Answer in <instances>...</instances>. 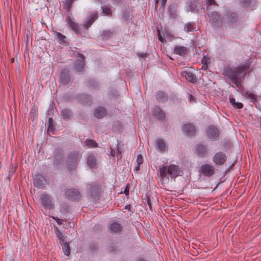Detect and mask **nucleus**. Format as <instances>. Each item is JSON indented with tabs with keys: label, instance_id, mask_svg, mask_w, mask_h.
<instances>
[{
	"label": "nucleus",
	"instance_id": "nucleus-1",
	"mask_svg": "<svg viewBox=\"0 0 261 261\" xmlns=\"http://www.w3.org/2000/svg\"><path fill=\"white\" fill-rule=\"evenodd\" d=\"M249 66L242 64L236 68L225 67L223 74L227 77L239 89L242 87L241 81L244 80L248 70Z\"/></svg>",
	"mask_w": 261,
	"mask_h": 261
},
{
	"label": "nucleus",
	"instance_id": "nucleus-2",
	"mask_svg": "<svg viewBox=\"0 0 261 261\" xmlns=\"http://www.w3.org/2000/svg\"><path fill=\"white\" fill-rule=\"evenodd\" d=\"M180 169L178 165L171 164L169 166H163L159 169L160 180L163 182L164 179L168 182L169 175L171 178L175 179L180 175Z\"/></svg>",
	"mask_w": 261,
	"mask_h": 261
},
{
	"label": "nucleus",
	"instance_id": "nucleus-3",
	"mask_svg": "<svg viewBox=\"0 0 261 261\" xmlns=\"http://www.w3.org/2000/svg\"><path fill=\"white\" fill-rule=\"evenodd\" d=\"M82 155L77 151H72L68 153L66 159L67 170L70 172L75 171Z\"/></svg>",
	"mask_w": 261,
	"mask_h": 261
},
{
	"label": "nucleus",
	"instance_id": "nucleus-4",
	"mask_svg": "<svg viewBox=\"0 0 261 261\" xmlns=\"http://www.w3.org/2000/svg\"><path fill=\"white\" fill-rule=\"evenodd\" d=\"M238 15L236 12L226 11L222 15L224 23L228 27L235 25L238 21Z\"/></svg>",
	"mask_w": 261,
	"mask_h": 261
},
{
	"label": "nucleus",
	"instance_id": "nucleus-5",
	"mask_svg": "<svg viewBox=\"0 0 261 261\" xmlns=\"http://www.w3.org/2000/svg\"><path fill=\"white\" fill-rule=\"evenodd\" d=\"M75 100L79 104L88 107H91L93 101L92 96L86 93L77 94L75 97Z\"/></svg>",
	"mask_w": 261,
	"mask_h": 261
},
{
	"label": "nucleus",
	"instance_id": "nucleus-6",
	"mask_svg": "<svg viewBox=\"0 0 261 261\" xmlns=\"http://www.w3.org/2000/svg\"><path fill=\"white\" fill-rule=\"evenodd\" d=\"M88 192L93 200H98L100 197L101 190L100 185L97 182H93L88 185Z\"/></svg>",
	"mask_w": 261,
	"mask_h": 261
},
{
	"label": "nucleus",
	"instance_id": "nucleus-7",
	"mask_svg": "<svg viewBox=\"0 0 261 261\" xmlns=\"http://www.w3.org/2000/svg\"><path fill=\"white\" fill-rule=\"evenodd\" d=\"M64 152L62 148H56L53 156V166L57 170H59L64 162Z\"/></svg>",
	"mask_w": 261,
	"mask_h": 261
},
{
	"label": "nucleus",
	"instance_id": "nucleus-8",
	"mask_svg": "<svg viewBox=\"0 0 261 261\" xmlns=\"http://www.w3.org/2000/svg\"><path fill=\"white\" fill-rule=\"evenodd\" d=\"M207 15L210 18V22L213 27L220 28L223 24L222 17L221 18L219 14L215 11L208 12Z\"/></svg>",
	"mask_w": 261,
	"mask_h": 261
},
{
	"label": "nucleus",
	"instance_id": "nucleus-9",
	"mask_svg": "<svg viewBox=\"0 0 261 261\" xmlns=\"http://www.w3.org/2000/svg\"><path fill=\"white\" fill-rule=\"evenodd\" d=\"M66 21L68 24L69 27L73 30L77 35H79L84 37L86 36L87 34L85 31H82L80 28L79 24L76 23L74 20L72 19L70 16H68L66 17Z\"/></svg>",
	"mask_w": 261,
	"mask_h": 261
},
{
	"label": "nucleus",
	"instance_id": "nucleus-10",
	"mask_svg": "<svg viewBox=\"0 0 261 261\" xmlns=\"http://www.w3.org/2000/svg\"><path fill=\"white\" fill-rule=\"evenodd\" d=\"M207 137L212 141L219 140L220 132L218 128L213 125H209L206 130Z\"/></svg>",
	"mask_w": 261,
	"mask_h": 261
},
{
	"label": "nucleus",
	"instance_id": "nucleus-11",
	"mask_svg": "<svg viewBox=\"0 0 261 261\" xmlns=\"http://www.w3.org/2000/svg\"><path fill=\"white\" fill-rule=\"evenodd\" d=\"M183 134L190 138L195 137L197 130L196 126L191 123H187L182 126Z\"/></svg>",
	"mask_w": 261,
	"mask_h": 261
},
{
	"label": "nucleus",
	"instance_id": "nucleus-12",
	"mask_svg": "<svg viewBox=\"0 0 261 261\" xmlns=\"http://www.w3.org/2000/svg\"><path fill=\"white\" fill-rule=\"evenodd\" d=\"M65 197L71 201H77L81 198V194L77 189L70 188L66 191Z\"/></svg>",
	"mask_w": 261,
	"mask_h": 261
},
{
	"label": "nucleus",
	"instance_id": "nucleus-13",
	"mask_svg": "<svg viewBox=\"0 0 261 261\" xmlns=\"http://www.w3.org/2000/svg\"><path fill=\"white\" fill-rule=\"evenodd\" d=\"M42 205L45 209L52 210L54 208V204L51 197L47 194H43L40 198Z\"/></svg>",
	"mask_w": 261,
	"mask_h": 261
},
{
	"label": "nucleus",
	"instance_id": "nucleus-14",
	"mask_svg": "<svg viewBox=\"0 0 261 261\" xmlns=\"http://www.w3.org/2000/svg\"><path fill=\"white\" fill-rule=\"evenodd\" d=\"M194 152L197 156L200 158L205 157L208 153L207 145L201 143L197 144L195 147Z\"/></svg>",
	"mask_w": 261,
	"mask_h": 261
},
{
	"label": "nucleus",
	"instance_id": "nucleus-15",
	"mask_svg": "<svg viewBox=\"0 0 261 261\" xmlns=\"http://www.w3.org/2000/svg\"><path fill=\"white\" fill-rule=\"evenodd\" d=\"M200 171L204 176L212 177L215 174V167L212 165L204 164L200 167Z\"/></svg>",
	"mask_w": 261,
	"mask_h": 261
},
{
	"label": "nucleus",
	"instance_id": "nucleus-16",
	"mask_svg": "<svg viewBox=\"0 0 261 261\" xmlns=\"http://www.w3.org/2000/svg\"><path fill=\"white\" fill-rule=\"evenodd\" d=\"M227 160V156L225 153L222 151L216 152L213 158V162L219 166L223 165Z\"/></svg>",
	"mask_w": 261,
	"mask_h": 261
},
{
	"label": "nucleus",
	"instance_id": "nucleus-17",
	"mask_svg": "<svg viewBox=\"0 0 261 261\" xmlns=\"http://www.w3.org/2000/svg\"><path fill=\"white\" fill-rule=\"evenodd\" d=\"M77 57L80 58V59L75 61L74 69L76 72L80 73L82 72L84 69L85 57L80 53H77Z\"/></svg>",
	"mask_w": 261,
	"mask_h": 261
},
{
	"label": "nucleus",
	"instance_id": "nucleus-18",
	"mask_svg": "<svg viewBox=\"0 0 261 261\" xmlns=\"http://www.w3.org/2000/svg\"><path fill=\"white\" fill-rule=\"evenodd\" d=\"M46 179L41 174H36L33 178V183L35 187L42 189L45 187L46 184Z\"/></svg>",
	"mask_w": 261,
	"mask_h": 261
},
{
	"label": "nucleus",
	"instance_id": "nucleus-19",
	"mask_svg": "<svg viewBox=\"0 0 261 261\" xmlns=\"http://www.w3.org/2000/svg\"><path fill=\"white\" fill-rule=\"evenodd\" d=\"M60 81L62 84L64 85L70 83L71 75L69 69L65 68L62 70L60 74Z\"/></svg>",
	"mask_w": 261,
	"mask_h": 261
},
{
	"label": "nucleus",
	"instance_id": "nucleus-20",
	"mask_svg": "<svg viewBox=\"0 0 261 261\" xmlns=\"http://www.w3.org/2000/svg\"><path fill=\"white\" fill-rule=\"evenodd\" d=\"M152 115L159 121H164L166 115L164 111L159 107L155 106L152 110Z\"/></svg>",
	"mask_w": 261,
	"mask_h": 261
},
{
	"label": "nucleus",
	"instance_id": "nucleus-21",
	"mask_svg": "<svg viewBox=\"0 0 261 261\" xmlns=\"http://www.w3.org/2000/svg\"><path fill=\"white\" fill-rule=\"evenodd\" d=\"M107 115V110L103 107H98L96 108L94 111V117L98 119L104 118Z\"/></svg>",
	"mask_w": 261,
	"mask_h": 261
},
{
	"label": "nucleus",
	"instance_id": "nucleus-22",
	"mask_svg": "<svg viewBox=\"0 0 261 261\" xmlns=\"http://www.w3.org/2000/svg\"><path fill=\"white\" fill-rule=\"evenodd\" d=\"M111 232L113 234H120L123 230L122 226L117 222H113L109 227Z\"/></svg>",
	"mask_w": 261,
	"mask_h": 261
},
{
	"label": "nucleus",
	"instance_id": "nucleus-23",
	"mask_svg": "<svg viewBox=\"0 0 261 261\" xmlns=\"http://www.w3.org/2000/svg\"><path fill=\"white\" fill-rule=\"evenodd\" d=\"M155 99L159 102L164 103L168 100L169 96L167 93L158 91L156 93Z\"/></svg>",
	"mask_w": 261,
	"mask_h": 261
},
{
	"label": "nucleus",
	"instance_id": "nucleus-24",
	"mask_svg": "<svg viewBox=\"0 0 261 261\" xmlns=\"http://www.w3.org/2000/svg\"><path fill=\"white\" fill-rule=\"evenodd\" d=\"M116 34V31L114 29L103 30L100 37L102 40H108L113 37Z\"/></svg>",
	"mask_w": 261,
	"mask_h": 261
},
{
	"label": "nucleus",
	"instance_id": "nucleus-25",
	"mask_svg": "<svg viewBox=\"0 0 261 261\" xmlns=\"http://www.w3.org/2000/svg\"><path fill=\"white\" fill-rule=\"evenodd\" d=\"M181 75L191 83L194 84L197 82V77L191 72L186 71H183L181 73Z\"/></svg>",
	"mask_w": 261,
	"mask_h": 261
},
{
	"label": "nucleus",
	"instance_id": "nucleus-26",
	"mask_svg": "<svg viewBox=\"0 0 261 261\" xmlns=\"http://www.w3.org/2000/svg\"><path fill=\"white\" fill-rule=\"evenodd\" d=\"M86 86L92 90H97L99 89V86L98 82L94 79H89L86 82Z\"/></svg>",
	"mask_w": 261,
	"mask_h": 261
},
{
	"label": "nucleus",
	"instance_id": "nucleus-27",
	"mask_svg": "<svg viewBox=\"0 0 261 261\" xmlns=\"http://www.w3.org/2000/svg\"><path fill=\"white\" fill-rule=\"evenodd\" d=\"M188 49L183 46L176 45L174 48V53L181 56H184L187 55Z\"/></svg>",
	"mask_w": 261,
	"mask_h": 261
},
{
	"label": "nucleus",
	"instance_id": "nucleus-28",
	"mask_svg": "<svg viewBox=\"0 0 261 261\" xmlns=\"http://www.w3.org/2000/svg\"><path fill=\"white\" fill-rule=\"evenodd\" d=\"M188 6L192 12H197L200 5L197 0H190L188 2Z\"/></svg>",
	"mask_w": 261,
	"mask_h": 261
},
{
	"label": "nucleus",
	"instance_id": "nucleus-29",
	"mask_svg": "<svg viewBox=\"0 0 261 261\" xmlns=\"http://www.w3.org/2000/svg\"><path fill=\"white\" fill-rule=\"evenodd\" d=\"M87 164L91 168H95L96 166V159L94 154H89L87 159Z\"/></svg>",
	"mask_w": 261,
	"mask_h": 261
},
{
	"label": "nucleus",
	"instance_id": "nucleus-30",
	"mask_svg": "<svg viewBox=\"0 0 261 261\" xmlns=\"http://www.w3.org/2000/svg\"><path fill=\"white\" fill-rule=\"evenodd\" d=\"M61 114L64 119L70 120L72 116L73 113L70 109L65 108L61 111Z\"/></svg>",
	"mask_w": 261,
	"mask_h": 261
},
{
	"label": "nucleus",
	"instance_id": "nucleus-31",
	"mask_svg": "<svg viewBox=\"0 0 261 261\" xmlns=\"http://www.w3.org/2000/svg\"><path fill=\"white\" fill-rule=\"evenodd\" d=\"M168 10L170 17L172 18H175L177 10V5L175 3L170 5L168 7Z\"/></svg>",
	"mask_w": 261,
	"mask_h": 261
},
{
	"label": "nucleus",
	"instance_id": "nucleus-32",
	"mask_svg": "<svg viewBox=\"0 0 261 261\" xmlns=\"http://www.w3.org/2000/svg\"><path fill=\"white\" fill-rule=\"evenodd\" d=\"M229 100L233 108L236 109H241L243 108V104L240 102H237L236 99L232 96H229Z\"/></svg>",
	"mask_w": 261,
	"mask_h": 261
},
{
	"label": "nucleus",
	"instance_id": "nucleus-33",
	"mask_svg": "<svg viewBox=\"0 0 261 261\" xmlns=\"http://www.w3.org/2000/svg\"><path fill=\"white\" fill-rule=\"evenodd\" d=\"M156 144L158 149L160 152H163L166 150V144L163 139L158 138L156 140Z\"/></svg>",
	"mask_w": 261,
	"mask_h": 261
},
{
	"label": "nucleus",
	"instance_id": "nucleus-34",
	"mask_svg": "<svg viewBox=\"0 0 261 261\" xmlns=\"http://www.w3.org/2000/svg\"><path fill=\"white\" fill-rule=\"evenodd\" d=\"M107 250L111 253H116L119 251L118 247L114 243H110L107 247Z\"/></svg>",
	"mask_w": 261,
	"mask_h": 261
},
{
	"label": "nucleus",
	"instance_id": "nucleus-35",
	"mask_svg": "<svg viewBox=\"0 0 261 261\" xmlns=\"http://www.w3.org/2000/svg\"><path fill=\"white\" fill-rule=\"evenodd\" d=\"M243 95L246 98L249 99L254 104H255L257 101L256 95L251 92H249L248 91L244 92Z\"/></svg>",
	"mask_w": 261,
	"mask_h": 261
},
{
	"label": "nucleus",
	"instance_id": "nucleus-36",
	"mask_svg": "<svg viewBox=\"0 0 261 261\" xmlns=\"http://www.w3.org/2000/svg\"><path fill=\"white\" fill-rule=\"evenodd\" d=\"M56 36L58 39L60 44H63L68 45V42L66 41V37L60 32H56Z\"/></svg>",
	"mask_w": 261,
	"mask_h": 261
},
{
	"label": "nucleus",
	"instance_id": "nucleus-37",
	"mask_svg": "<svg viewBox=\"0 0 261 261\" xmlns=\"http://www.w3.org/2000/svg\"><path fill=\"white\" fill-rule=\"evenodd\" d=\"M85 144L88 147L94 148L98 146L97 143L94 140L90 139H87L85 141Z\"/></svg>",
	"mask_w": 261,
	"mask_h": 261
},
{
	"label": "nucleus",
	"instance_id": "nucleus-38",
	"mask_svg": "<svg viewBox=\"0 0 261 261\" xmlns=\"http://www.w3.org/2000/svg\"><path fill=\"white\" fill-rule=\"evenodd\" d=\"M61 245L64 254L66 256H69L71 250L69 243L66 242Z\"/></svg>",
	"mask_w": 261,
	"mask_h": 261
},
{
	"label": "nucleus",
	"instance_id": "nucleus-39",
	"mask_svg": "<svg viewBox=\"0 0 261 261\" xmlns=\"http://www.w3.org/2000/svg\"><path fill=\"white\" fill-rule=\"evenodd\" d=\"M75 0H66L64 4V8L67 11L69 12L72 8V5Z\"/></svg>",
	"mask_w": 261,
	"mask_h": 261
},
{
	"label": "nucleus",
	"instance_id": "nucleus-40",
	"mask_svg": "<svg viewBox=\"0 0 261 261\" xmlns=\"http://www.w3.org/2000/svg\"><path fill=\"white\" fill-rule=\"evenodd\" d=\"M184 29L187 32H192L195 30V27L193 23L188 22L185 24Z\"/></svg>",
	"mask_w": 261,
	"mask_h": 261
},
{
	"label": "nucleus",
	"instance_id": "nucleus-41",
	"mask_svg": "<svg viewBox=\"0 0 261 261\" xmlns=\"http://www.w3.org/2000/svg\"><path fill=\"white\" fill-rule=\"evenodd\" d=\"M38 114V110L37 108L34 106L31 110V112L30 113V117L32 118V120L35 119V118L37 117Z\"/></svg>",
	"mask_w": 261,
	"mask_h": 261
},
{
	"label": "nucleus",
	"instance_id": "nucleus-42",
	"mask_svg": "<svg viewBox=\"0 0 261 261\" xmlns=\"http://www.w3.org/2000/svg\"><path fill=\"white\" fill-rule=\"evenodd\" d=\"M109 95L111 98L113 99H117L118 97L119 94L116 90L113 89L110 91Z\"/></svg>",
	"mask_w": 261,
	"mask_h": 261
},
{
	"label": "nucleus",
	"instance_id": "nucleus-43",
	"mask_svg": "<svg viewBox=\"0 0 261 261\" xmlns=\"http://www.w3.org/2000/svg\"><path fill=\"white\" fill-rule=\"evenodd\" d=\"M102 12L106 15H110L111 14V9L109 7H106L105 6L101 7Z\"/></svg>",
	"mask_w": 261,
	"mask_h": 261
},
{
	"label": "nucleus",
	"instance_id": "nucleus-44",
	"mask_svg": "<svg viewBox=\"0 0 261 261\" xmlns=\"http://www.w3.org/2000/svg\"><path fill=\"white\" fill-rule=\"evenodd\" d=\"M55 232L56 235V237L58 238L59 240L62 239L64 236L63 235L61 231L56 227H55Z\"/></svg>",
	"mask_w": 261,
	"mask_h": 261
},
{
	"label": "nucleus",
	"instance_id": "nucleus-45",
	"mask_svg": "<svg viewBox=\"0 0 261 261\" xmlns=\"http://www.w3.org/2000/svg\"><path fill=\"white\" fill-rule=\"evenodd\" d=\"M145 197H146V199H145L146 201L150 210L151 211H152V204H151V198H150V196L147 194H146Z\"/></svg>",
	"mask_w": 261,
	"mask_h": 261
},
{
	"label": "nucleus",
	"instance_id": "nucleus-46",
	"mask_svg": "<svg viewBox=\"0 0 261 261\" xmlns=\"http://www.w3.org/2000/svg\"><path fill=\"white\" fill-rule=\"evenodd\" d=\"M242 5L245 7H249L251 4V0H240Z\"/></svg>",
	"mask_w": 261,
	"mask_h": 261
},
{
	"label": "nucleus",
	"instance_id": "nucleus-47",
	"mask_svg": "<svg viewBox=\"0 0 261 261\" xmlns=\"http://www.w3.org/2000/svg\"><path fill=\"white\" fill-rule=\"evenodd\" d=\"M92 21L90 20L89 19L85 21L84 23V27L85 30L88 29L92 24Z\"/></svg>",
	"mask_w": 261,
	"mask_h": 261
},
{
	"label": "nucleus",
	"instance_id": "nucleus-48",
	"mask_svg": "<svg viewBox=\"0 0 261 261\" xmlns=\"http://www.w3.org/2000/svg\"><path fill=\"white\" fill-rule=\"evenodd\" d=\"M53 122L52 118H49L48 119V130H52L54 129Z\"/></svg>",
	"mask_w": 261,
	"mask_h": 261
},
{
	"label": "nucleus",
	"instance_id": "nucleus-49",
	"mask_svg": "<svg viewBox=\"0 0 261 261\" xmlns=\"http://www.w3.org/2000/svg\"><path fill=\"white\" fill-rule=\"evenodd\" d=\"M98 18V13L96 12L95 13L92 14L89 19L91 21H92V22L93 23L94 21H95Z\"/></svg>",
	"mask_w": 261,
	"mask_h": 261
},
{
	"label": "nucleus",
	"instance_id": "nucleus-50",
	"mask_svg": "<svg viewBox=\"0 0 261 261\" xmlns=\"http://www.w3.org/2000/svg\"><path fill=\"white\" fill-rule=\"evenodd\" d=\"M137 162L138 163V164L141 165L143 163V156L140 154L138 155L137 159Z\"/></svg>",
	"mask_w": 261,
	"mask_h": 261
},
{
	"label": "nucleus",
	"instance_id": "nucleus-51",
	"mask_svg": "<svg viewBox=\"0 0 261 261\" xmlns=\"http://www.w3.org/2000/svg\"><path fill=\"white\" fill-rule=\"evenodd\" d=\"M129 188H130L129 184H127V185L126 186V187H125L123 192H122L126 196H128L129 195Z\"/></svg>",
	"mask_w": 261,
	"mask_h": 261
},
{
	"label": "nucleus",
	"instance_id": "nucleus-52",
	"mask_svg": "<svg viewBox=\"0 0 261 261\" xmlns=\"http://www.w3.org/2000/svg\"><path fill=\"white\" fill-rule=\"evenodd\" d=\"M89 249L92 252L96 251L97 250V246H95V245L94 244H93V243L90 244V245H89Z\"/></svg>",
	"mask_w": 261,
	"mask_h": 261
},
{
	"label": "nucleus",
	"instance_id": "nucleus-53",
	"mask_svg": "<svg viewBox=\"0 0 261 261\" xmlns=\"http://www.w3.org/2000/svg\"><path fill=\"white\" fill-rule=\"evenodd\" d=\"M123 17L126 20H128L130 17V14L129 12L125 11L123 12Z\"/></svg>",
	"mask_w": 261,
	"mask_h": 261
},
{
	"label": "nucleus",
	"instance_id": "nucleus-54",
	"mask_svg": "<svg viewBox=\"0 0 261 261\" xmlns=\"http://www.w3.org/2000/svg\"><path fill=\"white\" fill-rule=\"evenodd\" d=\"M206 3L207 6L216 4V2L215 0H206Z\"/></svg>",
	"mask_w": 261,
	"mask_h": 261
},
{
	"label": "nucleus",
	"instance_id": "nucleus-55",
	"mask_svg": "<svg viewBox=\"0 0 261 261\" xmlns=\"http://www.w3.org/2000/svg\"><path fill=\"white\" fill-rule=\"evenodd\" d=\"M62 210L65 213H68L69 211V206L67 205H64L62 206Z\"/></svg>",
	"mask_w": 261,
	"mask_h": 261
},
{
	"label": "nucleus",
	"instance_id": "nucleus-56",
	"mask_svg": "<svg viewBox=\"0 0 261 261\" xmlns=\"http://www.w3.org/2000/svg\"><path fill=\"white\" fill-rule=\"evenodd\" d=\"M207 59L205 57H203V58L202 59V60H201V63L202 64H203V65H205L206 66H207Z\"/></svg>",
	"mask_w": 261,
	"mask_h": 261
},
{
	"label": "nucleus",
	"instance_id": "nucleus-57",
	"mask_svg": "<svg viewBox=\"0 0 261 261\" xmlns=\"http://www.w3.org/2000/svg\"><path fill=\"white\" fill-rule=\"evenodd\" d=\"M55 220L56 221L57 223L59 224V225H61L63 223V220L62 219H61L59 218H55Z\"/></svg>",
	"mask_w": 261,
	"mask_h": 261
},
{
	"label": "nucleus",
	"instance_id": "nucleus-58",
	"mask_svg": "<svg viewBox=\"0 0 261 261\" xmlns=\"http://www.w3.org/2000/svg\"><path fill=\"white\" fill-rule=\"evenodd\" d=\"M131 207L132 206L130 204H127L125 206L124 208L130 211L132 213H133L134 211L131 210Z\"/></svg>",
	"mask_w": 261,
	"mask_h": 261
},
{
	"label": "nucleus",
	"instance_id": "nucleus-59",
	"mask_svg": "<svg viewBox=\"0 0 261 261\" xmlns=\"http://www.w3.org/2000/svg\"><path fill=\"white\" fill-rule=\"evenodd\" d=\"M65 239V237L64 236L62 238V239H60V240H59L60 244L61 245H62L63 244L66 243Z\"/></svg>",
	"mask_w": 261,
	"mask_h": 261
},
{
	"label": "nucleus",
	"instance_id": "nucleus-60",
	"mask_svg": "<svg viewBox=\"0 0 261 261\" xmlns=\"http://www.w3.org/2000/svg\"><path fill=\"white\" fill-rule=\"evenodd\" d=\"M158 38H159V40L160 41H161V42H163V41L164 40H165V38H164V37H163L161 35V34H158Z\"/></svg>",
	"mask_w": 261,
	"mask_h": 261
},
{
	"label": "nucleus",
	"instance_id": "nucleus-61",
	"mask_svg": "<svg viewBox=\"0 0 261 261\" xmlns=\"http://www.w3.org/2000/svg\"><path fill=\"white\" fill-rule=\"evenodd\" d=\"M111 155L113 157H114L115 156V150H114L112 148H111Z\"/></svg>",
	"mask_w": 261,
	"mask_h": 261
},
{
	"label": "nucleus",
	"instance_id": "nucleus-62",
	"mask_svg": "<svg viewBox=\"0 0 261 261\" xmlns=\"http://www.w3.org/2000/svg\"><path fill=\"white\" fill-rule=\"evenodd\" d=\"M230 145V142L229 141L225 142L224 143V146L225 148L229 146Z\"/></svg>",
	"mask_w": 261,
	"mask_h": 261
},
{
	"label": "nucleus",
	"instance_id": "nucleus-63",
	"mask_svg": "<svg viewBox=\"0 0 261 261\" xmlns=\"http://www.w3.org/2000/svg\"><path fill=\"white\" fill-rule=\"evenodd\" d=\"M167 0H161V4L162 6H165Z\"/></svg>",
	"mask_w": 261,
	"mask_h": 261
},
{
	"label": "nucleus",
	"instance_id": "nucleus-64",
	"mask_svg": "<svg viewBox=\"0 0 261 261\" xmlns=\"http://www.w3.org/2000/svg\"><path fill=\"white\" fill-rule=\"evenodd\" d=\"M189 100L190 101L194 100L195 97L192 95L190 94V95H189Z\"/></svg>",
	"mask_w": 261,
	"mask_h": 261
}]
</instances>
